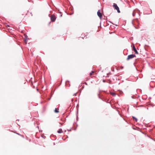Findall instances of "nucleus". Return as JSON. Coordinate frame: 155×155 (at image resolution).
Masks as SVG:
<instances>
[{"label": "nucleus", "instance_id": "9b49d317", "mask_svg": "<svg viewBox=\"0 0 155 155\" xmlns=\"http://www.w3.org/2000/svg\"><path fill=\"white\" fill-rule=\"evenodd\" d=\"M76 94H77V93H74V94L73 95H74V96H76Z\"/></svg>", "mask_w": 155, "mask_h": 155}, {"label": "nucleus", "instance_id": "39448f33", "mask_svg": "<svg viewBox=\"0 0 155 155\" xmlns=\"http://www.w3.org/2000/svg\"><path fill=\"white\" fill-rule=\"evenodd\" d=\"M133 50L136 54H138V52L137 51V50L136 49V48L135 47V46L134 45H133Z\"/></svg>", "mask_w": 155, "mask_h": 155}, {"label": "nucleus", "instance_id": "20e7f679", "mask_svg": "<svg viewBox=\"0 0 155 155\" xmlns=\"http://www.w3.org/2000/svg\"><path fill=\"white\" fill-rule=\"evenodd\" d=\"M97 14L98 16L101 19L102 17V14L101 13L100 11L99 10L97 12Z\"/></svg>", "mask_w": 155, "mask_h": 155}, {"label": "nucleus", "instance_id": "423d86ee", "mask_svg": "<svg viewBox=\"0 0 155 155\" xmlns=\"http://www.w3.org/2000/svg\"><path fill=\"white\" fill-rule=\"evenodd\" d=\"M58 133H61L63 132V131L61 129H59V130L58 131Z\"/></svg>", "mask_w": 155, "mask_h": 155}, {"label": "nucleus", "instance_id": "f257e3e1", "mask_svg": "<svg viewBox=\"0 0 155 155\" xmlns=\"http://www.w3.org/2000/svg\"><path fill=\"white\" fill-rule=\"evenodd\" d=\"M113 6L114 8L117 11L118 13H119L120 12L119 8L116 4L114 3Z\"/></svg>", "mask_w": 155, "mask_h": 155}, {"label": "nucleus", "instance_id": "1a4fd4ad", "mask_svg": "<svg viewBox=\"0 0 155 155\" xmlns=\"http://www.w3.org/2000/svg\"><path fill=\"white\" fill-rule=\"evenodd\" d=\"M111 94L113 96H115V94L114 93H111Z\"/></svg>", "mask_w": 155, "mask_h": 155}, {"label": "nucleus", "instance_id": "9d476101", "mask_svg": "<svg viewBox=\"0 0 155 155\" xmlns=\"http://www.w3.org/2000/svg\"><path fill=\"white\" fill-rule=\"evenodd\" d=\"M133 117V118H134V120H135L136 121H137V119L135 117Z\"/></svg>", "mask_w": 155, "mask_h": 155}, {"label": "nucleus", "instance_id": "f03ea898", "mask_svg": "<svg viewBox=\"0 0 155 155\" xmlns=\"http://www.w3.org/2000/svg\"><path fill=\"white\" fill-rule=\"evenodd\" d=\"M50 18L51 21L52 22H54L56 19V17L54 15H52L51 16Z\"/></svg>", "mask_w": 155, "mask_h": 155}, {"label": "nucleus", "instance_id": "f8f14e48", "mask_svg": "<svg viewBox=\"0 0 155 155\" xmlns=\"http://www.w3.org/2000/svg\"><path fill=\"white\" fill-rule=\"evenodd\" d=\"M121 68H123V67H122Z\"/></svg>", "mask_w": 155, "mask_h": 155}, {"label": "nucleus", "instance_id": "0eeeda50", "mask_svg": "<svg viewBox=\"0 0 155 155\" xmlns=\"http://www.w3.org/2000/svg\"><path fill=\"white\" fill-rule=\"evenodd\" d=\"M54 112L56 113H58L59 112V111L58 110L57 108H56L54 110Z\"/></svg>", "mask_w": 155, "mask_h": 155}, {"label": "nucleus", "instance_id": "6e6552de", "mask_svg": "<svg viewBox=\"0 0 155 155\" xmlns=\"http://www.w3.org/2000/svg\"><path fill=\"white\" fill-rule=\"evenodd\" d=\"M94 71H92L90 73V76H91L93 74V73H94Z\"/></svg>", "mask_w": 155, "mask_h": 155}, {"label": "nucleus", "instance_id": "7ed1b4c3", "mask_svg": "<svg viewBox=\"0 0 155 155\" xmlns=\"http://www.w3.org/2000/svg\"><path fill=\"white\" fill-rule=\"evenodd\" d=\"M136 56L134 54H130L128 56L127 58V60H128L131 59L135 57Z\"/></svg>", "mask_w": 155, "mask_h": 155}]
</instances>
